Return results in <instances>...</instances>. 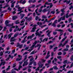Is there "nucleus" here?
I'll use <instances>...</instances> for the list:
<instances>
[{"instance_id": "31", "label": "nucleus", "mask_w": 73, "mask_h": 73, "mask_svg": "<svg viewBox=\"0 0 73 73\" xmlns=\"http://www.w3.org/2000/svg\"><path fill=\"white\" fill-rule=\"evenodd\" d=\"M15 8H18V9H20V7H19V5H18L15 6Z\"/></svg>"}, {"instance_id": "53", "label": "nucleus", "mask_w": 73, "mask_h": 73, "mask_svg": "<svg viewBox=\"0 0 73 73\" xmlns=\"http://www.w3.org/2000/svg\"><path fill=\"white\" fill-rule=\"evenodd\" d=\"M15 23L16 24H19V23H20V22H19V21L18 20L16 21Z\"/></svg>"}, {"instance_id": "58", "label": "nucleus", "mask_w": 73, "mask_h": 73, "mask_svg": "<svg viewBox=\"0 0 73 73\" xmlns=\"http://www.w3.org/2000/svg\"><path fill=\"white\" fill-rule=\"evenodd\" d=\"M33 60H34V58L33 57L31 58L30 59V61H33Z\"/></svg>"}, {"instance_id": "43", "label": "nucleus", "mask_w": 73, "mask_h": 73, "mask_svg": "<svg viewBox=\"0 0 73 73\" xmlns=\"http://www.w3.org/2000/svg\"><path fill=\"white\" fill-rule=\"evenodd\" d=\"M50 56V55H47V56L45 58L46 59H47V58H48V57H49Z\"/></svg>"}, {"instance_id": "54", "label": "nucleus", "mask_w": 73, "mask_h": 73, "mask_svg": "<svg viewBox=\"0 0 73 73\" xmlns=\"http://www.w3.org/2000/svg\"><path fill=\"white\" fill-rule=\"evenodd\" d=\"M10 67H11L10 66H9L8 68L6 69L7 70H9V69H10Z\"/></svg>"}, {"instance_id": "13", "label": "nucleus", "mask_w": 73, "mask_h": 73, "mask_svg": "<svg viewBox=\"0 0 73 73\" xmlns=\"http://www.w3.org/2000/svg\"><path fill=\"white\" fill-rule=\"evenodd\" d=\"M15 27V26H13V27H12V28H14L15 27L16 29L14 31V32H16L17 31V28H18V26H16Z\"/></svg>"}, {"instance_id": "7", "label": "nucleus", "mask_w": 73, "mask_h": 73, "mask_svg": "<svg viewBox=\"0 0 73 73\" xmlns=\"http://www.w3.org/2000/svg\"><path fill=\"white\" fill-rule=\"evenodd\" d=\"M34 48H35V45H32V46L30 47V49L28 50L27 51H29V52H31L33 49Z\"/></svg>"}, {"instance_id": "2", "label": "nucleus", "mask_w": 73, "mask_h": 73, "mask_svg": "<svg viewBox=\"0 0 73 73\" xmlns=\"http://www.w3.org/2000/svg\"><path fill=\"white\" fill-rule=\"evenodd\" d=\"M41 63H42L41 62H40V61L38 63V65H39V67L36 69L35 70H36V71L39 70L40 68H41L43 66H44V64H41Z\"/></svg>"}, {"instance_id": "37", "label": "nucleus", "mask_w": 73, "mask_h": 73, "mask_svg": "<svg viewBox=\"0 0 73 73\" xmlns=\"http://www.w3.org/2000/svg\"><path fill=\"white\" fill-rule=\"evenodd\" d=\"M49 5H50V8H51L52 7H53V5H52V3H49Z\"/></svg>"}, {"instance_id": "32", "label": "nucleus", "mask_w": 73, "mask_h": 73, "mask_svg": "<svg viewBox=\"0 0 73 73\" xmlns=\"http://www.w3.org/2000/svg\"><path fill=\"white\" fill-rule=\"evenodd\" d=\"M42 17L43 19H46V18H47V17H46V16L45 15H43Z\"/></svg>"}, {"instance_id": "5", "label": "nucleus", "mask_w": 73, "mask_h": 73, "mask_svg": "<svg viewBox=\"0 0 73 73\" xmlns=\"http://www.w3.org/2000/svg\"><path fill=\"white\" fill-rule=\"evenodd\" d=\"M25 19H23L22 21H21L20 24V25L21 26H22V25H23L24 24V22L25 21Z\"/></svg>"}, {"instance_id": "21", "label": "nucleus", "mask_w": 73, "mask_h": 73, "mask_svg": "<svg viewBox=\"0 0 73 73\" xmlns=\"http://www.w3.org/2000/svg\"><path fill=\"white\" fill-rule=\"evenodd\" d=\"M36 53V52H35V51L34 50L32 52L30 53V55H32V54H35V53Z\"/></svg>"}, {"instance_id": "45", "label": "nucleus", "mask_w": 73, "mask_h": 73, "mask_svg": "<svg viewBox=\"0 0 73 73\" xmlns=\"http://www.w3.org/2000/svg\"><path fill=\"white\" fill-rule=\"evenodd\" d=\"M5 62L1 63V64H0V66H1L2 65H4V64H5Z\"/></svg>"}, {"instance_id": "60", "label": "nucleus", "mask_w": 73, "mask_h": 73, "mask_svg": "<svg viewBox=\"0 0 73 73\" xmlns=\"http://www.w3.org/2000/svg\"><path fill=\"white\" fill-rule=\"evenodd\" d=\"M5 1H0V3H5Z\"/></svg>"}, {"instance_id": "49", "label": "nucleus", "mask_w": 73, "mask_h": 73, "mask_svg": "<svg viewBox=\"0 0 73 73\" xmlns=\"http://www.w3.org/2000/svg\"><path fill=\"white\" fill-rule=\"evenodd\" d=\"M68 31H69V32H72V30H70V29H68Z\"/></svg>"}, {"instance_id": "18", "label": "nucleus", "mask_w": 73, "mask_h": 73, "mask_svg": "<svg viewBox=\"0 0 73 73\" xmlns=\"http://www.w3.org/2000/svg\"><path fill=\"white\" fill-rule=\"evenodd\" d=\"M36 29V27H34L32 29L33 30L31 31V32H35V29Z\"/></svg>"}, {"instance_id": "61", "label": "nucleus", "mask_w": 73, "mask_h": 73, "mask_svg": "<svg viewBox=\"0 0 73 73\" xmlns=\"http://www.w3.org/2000/svg\"><path fill=\"white\" fill-rule=\"evenodd\" d=\"M70 2V0H69L68 1H67L66 3L67 4H69Z\"/></svg>"}, {"instance_id": "4", "label": "nucleus", "mask_w": 73, "mask_h": 73, "mask_svg": "<svg viewBox=\"0 0 73 73\" xmlns=\"http://www.w3.org/2000/svg\"><path fill=\"white\" fill-rule=\"evenodd\" d=\"M18 58L16 59V61H20L21 60V58H22V56L20 55H18Z\"/></svg>"}, {"instance_id": "12", "label": "nucleus", "mask_w": 73, "mask_h": 73, "mask_svg": "<svg viewBox=\"0 0 73 73\" xmlns=\"http://www.w3.org/2000/svg\"><path fill=\"white\" fill-rule=\"evenodd\" d=\"M23 1V0H21L19 1L20 3H21L22 4H24L25 3H26V1L24 0Z\"/></svg>"}, {"instance_id": "17", "label": "nucleus", "mask_w": 73, "mask_h": 73, "mask_svg": "<svg viewBox=\"0 0 73 73\" xmlns=\"http://www.w3.org/2000/svg\"><path fill=\"white\" fill-rule=\"evenodd\" d=\"M66 38H67V36H66L65 37V38H63V39L61 41V42H64V41H65V40H66Z\"/></svg>"}, {"instance_id": "63", "label": "nucleus", "mask_w": 73, "mask_h": 73, "mask_svg": "<svg viewBox=\"0 0 73 73\" xmlns=\"http://www.w3.org/2000/svg\"><path fill=\"white\" fill-rule=\"evenodd\" d=\"M29 46L27 47H26L25 48V50H28L29 49Z\"/></svg>"}, {"instance_id": "47", "label": "nucleus", "mask_w": 73, "mask_h": 73, "mask_svg": "<svg viewBox=\"0 0 73 73\" xmlns=\"http://www.w3.org/2000/svg\"><path fill=\"white\" fill-rule=\"evenodd\" d=\"M27 41V40H23L21 42L22 43H24V42H25Z\"/></svg>"}, {"instance_id": "56", "label": "nucleus", "mask_w": 73, "mask_h": 73, "mask_svg": "<svg viewBox=\"0 0 73 73\" xmlns=\"http://www.w3.org/2000/svg\"><path fill=\"white\" fill-rule=\"evenodd\" d=\"M70 59L71 61H73V55L71 56Z\"/></svg>"}, {"instance_id": "16", "label": "nucleus", "mask_w": 73, "mask_h": 73, "mask_svg": "<svg viewBox=\"0 0 73 73\" xmlns=\"http://www.w3.org/2000/svg\"><path fill=\"white\" fill-rule=\"evenodd\" d=\"M15 40L16 39L14 38V37H12L10 40V42H12L13 41H15Z\"/></svg>"}, {"instance_id": "59", "label": "nucleus", "mask_w": 73, "mask_h": 73, "mask_svg": "<svg viewBox=\"0 0 73 73\" xmlns=\"http://www.w3.org/2000/svg\"><path fill=\"white\" fill-rule=\"evenodd\" d=\"M57 48H58V47H55L54 49V51H56V50H57Z\"/></svg>"}, {"instance_id": "15", "label": "nucleus", "mask_w": 73, "mask_h": 73, "mask_svg": "<svg viewBox=\"0 0 73 73\" xmlns=\"http://www.w3.org/2000/svg\"><path fill=\"white\" fill-rule=\"evenodd\" d=\"M41 45H40V44H38L36 46H35V48H36V47H38V50H39L40 49V47H41Z\"/></svg>"}, {"instance_id": "44", "label": "nucleus", "mask_w": 73, "mask_h": 73, "mask_svg": "<svg viewBox=\"0 0 73 73\" xmlns=\"http://www.w3.org/2000/svg\"><path fill=\"white\" fill-rule=\"evenodd\" d=\"M33 61L32 62H31L30 63H29V65H31L32 64H33Z\"/></svg>"}, {"instance_id": "14", "label": "nucleus", "mask_w": 73, "mask_h": 73, "mask_svg": "<svg viewBox=\"0 0 73 73\" xmlns=\"http://www.w3.org/2000/svg\"><path fill=\"white\" fill-rule=\"evenodd\" d=\"M28 62H27L25 61L23 64V66H27L28 65Z\"/></svg>"}, {"instance_id": "48", "label": "nucleus", "mask_w": 73, "mask_h": 73, "mask_svg": "<svg viewBox=\"0 0 73 73\" xmlns=\"http://www.w3.org/2000/svg\"><path fill=\"white\" fill-rule=\"evenodd\" d=\"M47 10H46V9H44L42 11V12L43 13H44L45 12H47Z\"/></svg>"}, {"instance_id": "22", "label": "nucleus", "mask_w": 73, "mask_h": 73, "mask_svg": "<svg viewBox=\"0 0 73 73\" xmlns=\"http://www.w3.org/2000/svg\"><path fill=\"white\" fill-rule=\"evenodd\" d=\"M17 16H14L13 17V20H15L16 19H17Z\"/></svg>"}, {"instance_id": "51", "label": "nucleus", "mask_w": 73, "mask_h": 73, "mask_svg": "<svg viewBox=\"0 0 73 73\" xmlns=\"http://www.w3.org/2000/svg\"><path fill=\"white\" fill-rule=\"evenodd\" d=\"M27 55H25L24 57V60H25L27 58Z\"/></svg>"}, {"instance_id": "50", "label": "nucleus", "mask_w": 73, "mask_h": 73, "mask_svg": "<svg viewBox=\"0 0 73 73\" xmlns=\"http://www.w3.org/2000/svg\"><path fill=\"white\" fill-rule=\"evenodd\" d=\"M58 56H60V55L62 54V52H59V53H58Z\"/></svg>"}, {"instance_id": "42", "label": "nucleus", "mask_w": 73, "mask_h": 73, "mask_svg": "<svg viewBox=\"0 0 73 73\" xmlns=\"http://www.w3.org/2000/svg\"><path fill=\"white\" fill-rule=\"evenodd\" d=\"M5 53H8L9 54H10L11 53V52L8 51H6L5 52Z\"/></svg>"}, {"instance_id": "20", "label": "nucleus", "mask_w": 73, "mask_h": 73, "mask_svg": "<svg viewBox=\"0 0 73 73\" xmlns=\"http://www.w3.org/2000/svg\"><path fill=\"white\" fill-rule=\"evenodd\" d=\"M12 35H13V33H11L9 35H8V37L9 39L11 37V36H12Z\"/></svg>"}, {"instance_id": "25", "label": "nucleus", "mask_w": 73, "mask_h": 73, "mask_svg": "<svg viewBox=\"0 0 73 73\" xmlns=\"http://www.w3.org/2000/svg\"><path fill=\"white\" fill-rule=\"evenodd\" d=\"M65 17L64 16L63 17H61L60 19L62 20H65Z\"/></svg>"}, {"instance_id": "33", "label": "nucleus", "mask_w": 73, "mask_h": 73, "mask_svg": "<svg viewBox=\"0 0 73 73\" xmlns=\"http://www.w3.org/2000/svg\"><path fill=\"white\" fill-rule=\"evenodd\" d=\"M69 13H67V14H66V18H68V17H69V16H69V15H68V14Z\"/></svg>"}, {"instance_id": "57", "label": "nucleus", "mask_w": 73, "mask_h": 73, "mask_svg": "<svg viewBox=\"0 0 73 73\" xmlns=\"http://www.w3.org/2000/svg\"><path fill=\"white\" fill-rule=\"evenodd\" d=\"M50 13H52V14H54L55 13V11H52Z\"/></svg>"}, {"instance_id": "55", "label": "nucleus", "mask_w": 73, "mask_h": 73, "mask_svg": "<svg viewBox=\"0 0 73 73\" xmlns=\"http://www.w3.org/2000/svg\"><path fill=\"white\" fill-rule=\"evenodd\" d=\"M57 58L58 59H60V58H61L62 57L61 56H58L57 57Z\"/></svg>"}, {"instance_id": "62", "label": "nucleus", "mask_w": 73, "mask_h": 73, "mask_svg": "<svg viewBox=\"0 0 73 73\" xmlns=\"http://www.w3.org/2000/svg\"><path fill=\"white\" fill-rule=\"evenodd\" d=\"M47 35L48 36V37H50V33H48Z\"/></svg>"}, {"instance_id": "1", "label": "nucleus", "mask_w": 73, "mask_h": 73, "mask_svg": "<svg viewBox=\"0 0 73 73\" xmlns=\"http://www.w3.org/2000/svg\"><path fill=\"white\" fill-rule=\"evenodd\" d=\"M55 31H58V32H60V35L59 36V40H60L61 39V36L64 34V33H63V30H62L61 29H56L55 30Z\"/></svg>"}, {"instance_id": "6", "label": "nucleus", "mask_w": 73, "mask_h": 73, "mask_svg": "<svg viewBox=\"0 0 73 73\" xmlns=\"http://www.w3.org/2000/svg\"><path fill=\"white\" fill-rule=\"evenodd\" d=\"M9 23V21L8 20H7L5 22V24L6 25V26H9V27H11V25H8V23Z\"/></svg>"}, {"instance_id": "3", "label": "nucleus", "mask_w": 73, "mask_h": 73, "mask_svg": "<svg viewBox=\"0 0 73 73\" xmlns=\"http://www.w3.org/2000/svg\"><path fill=\"white\" fill-rule=\"evenodd\" d=\"M39 29H38V30H36V32L35 33V35L36 36H38L39 37H40L41 36V34H42V31H40V33L37 32L38 31H39Z\"/></svg>"}, {"instance_id": "11", "label": "nucleus", "mask_w": 73, "mask_h": 73, "mask_svg": "<svg viewBox=\"0 0 73 73\" xmlns=\"http://www.w3.org/2000/svg\"><path fill=\"white\" fill-rule=\"evenodd\" d=\"M13 70H17V71H18L19 70L16 69V68H15L14 69L12 70L11 72V73H16V72Z\"/></svg>"}, {"instance_id": "27", "label": "nucleus", "mask_w": 73, "mask_h": 73, "mask_svg": "<svg viewBox=\"0 0 73 73\" xmlns=\"http://www.w3.org/2000/svg\"><path fill=\"white\" fill-rule=\"evenodd\" d=\"M38 8H37L35 12L36 13V14H37V15H40V14H38V13L37 12V11H38Z\"/></svg>"}, {"instance_id": "40", "label": "nucleus", "mask_w": 73, "mask_h": 73, "mask_svg": "<svg viewBox=\"0 0 73 73\" xmlns=\"http://www.w3.org/2000/svg\"><path fill=\"white\" fill-rule=\"evenodd\" d=\"M54 69H55V70H57L58 69V68L56 66H54L53 67Z\"/></svg>"}, {"instance_id": "38", "label": "nucleus", "mask_w": 73, "mask_h": 73, "mask_svg": "<svg viewBox=\"0 0 73 73\" xmlns=\"http://www.w3.org/2000/svg\"><path fill=\"white\" fill-rule=\"evenodd\" d=\"M67 62H68V60H66L64 61L63 64H66Z\"/></svg>"}, {"instance_id": "10", "label": "nucleus", "mask_w": 73, "mask_h": 73, "mask_svg": "<svg viewBox=\"0 0 73 73\" xmlns=\"http://www.w3.org/2000/svg\"><path fill=\"white\" fill-rule=\"evenodd\" d=\"M25 8L24 7H22L21 8L20 7V9H18L17 10V11H19L20 12H21L18 13L17 14L19 15V14H20V13H21V12H23V11H21V10H22V9H23V8Z\"/></svg>"}, {"instance_id": "36", "label": "nucleus", "mask_w": 73, "mask_h": 73, "mask_svg": "<svg viewBox=\"0 0 73 73\" xmlns=\"http://www.w3.org/2000/svg\"><path fill=\"white\" fill-rule=\"evenodd\" d=\"M37 43V41H35L34 42V43H33V45H34V46H35V45H36Z\"/></svg>"}, {"instance_id": "8", "label": "nucleus", "mask_w": 73, "mask_h": 73, "mask_svg": "<svg viewBox=\"0 0 73 73\" xmlns=\"http://www.w3.org/2000/svg\"><path fill=\"white\" fill-rule=\"evenodd\" d=\"M17 47H19L20 48H23V45L22 44L21 45L20 44V43H17Z\"/></svg>"}, {"instance_id": "35", "label": "nucleus", "mask_w": 73, "mask_h": 73, "mask_svg": "<svg viewBox=\"0 0 73 73\" xmlns=\"http://www.w3.org/2000/svg\"><path fill=\"white\" fill-rule=\"evenodd\" d=\"M19 35V33L16 34L14 35V37H17V36H18Z\"/></svg>"}, {"instance_id": "52", "label": "nucleus", "mask_w": 73, "mask_h": 73, "mask_svg": "<svg viewBox=\"0 0 73 73\" xmlns=\"http://www.w3.org/2000/svg\"><path fill=\"white\" fill-rule=\"evenodd\" d=\"M7 30V27H4L3 31H5Z\"/></svg>"}, {"instance_id": "28", "label": "nucleus", "mask_w": 73, "mask_h": 73, "mask_svg": "<svg viewBox=\"0 0 73 73\" xmlns=\"http://www.w3.org/2000/svg\"><path fill=\"white\" fill-rule=\"evenodd\" d=\"M69 50V49L68 48H65L62 51V52H65V51H68Z\"/></svg>"}, {"instance_id": "9", "label": "nucleus", "mask_w": 73, "mask_h": 73, "mask_svg": "<svg viewBox=\"0 0 73 73\" xmlns=\"http://www.w3.org/2000/svg\"><path fill=\"white\" fill-rule=\"evenodd\" d=\"M34 36H35V34H33L31 36H29L27 38V40H28L29 38H32Z\"/></svg>"}, {"instance_id": "41", "label": "nucleus", "mask_w": 73, "mask_h": 73, "mask_svg": "<svg viewBox=\"0 0 73 73\" xmlns=\"http://www.w3.org/2000/svg\"><path fill=\"white\" fill-rule=\"evenodd\" d=\"M58 9H57L56 10V13L57 14H58V13H60V11H58Z\"/></svg>"}, {"instance_id": "29", "label": "nucleus", "mask_w": 73, "mask_h": 73, "mask_svg": "<svg viewBox=\"0 0 73 73\" xmlns=\"http://www.w3.org/2000/svg\"><path fill=\"white\" fill-rule=\"evenodd\" d=\"M9 58H13V56H11V55H9Z\"/></svg>"}, {"instance_id": "26", "label": "nucleus", "mask_w": 73, "mask_h": 73, "mask_svg": "<svg viewBox=\"0 0 73 73\" xmlns=\"http://www.w3.org/2000/svg\"><path fill=\"white\" fill-rule=\"evenodd\" d=\"M48 22V19H45V21H44L43 22V24H44L45 23V22Z\"/></svg>"}, {"instance_id": "23", "label": "nucleus", "mask_w": 73, "mask_h": 73, "mask_svg": "<svg viewBox=\"0 0 73 73\" xmlns=\"http://www.w3.org/2000/svg\"><path fill=\"white\" fill-rule=\"evenodd\" d=\"M42 22H40V23H39L38 22L37 23V24L38 25H39L40 27H41V25H42Z\"/></svg>"}, {"instance_id": "24", "label": "nucleus", "mask_w": 73, "mask_h": 73, "mask_svg": "<svg viewBox=\"0 0 73 73\" xmlns=\"http://www.w3.org/2000/svg\"><path fill=\"white\" fill-rule=\"evenodd\" d=\"M48 38H45L42 41V42H45V41H47L48 40Z\"/></svg>"}, {"instance_id": "34", "label": "nucleus", "mask_w": 73, "mask_h": 73, "mask_svg": "<svg viewBox=\"0 0 73 73\" xmlns=\"http://www.w3.org/2000/svg\"><path fill=\"white\" fill-rule=\"evenodd\" d=\"M32 19V17H30L29 18H28V19H27L26 20L27 21H28H28H30V20H31V19Z\"/></svg>"}, {"instance_id": "30", "label": "nucleus", "mask_w": 73, "mask_h": 73, "mask_svg": "<svg viewBox=\"0 0 73 73\" xmlns=\"http://www.w3.org/2000/svg\"><path fill=\"white\" fill-rule=\"evenodd\" d=\"M35 7V5H33L31 7H28V9H29V8H34Z\"/></svg>"}, {"instance_id": "19", "label": "nucleus", "mask_w": 73, "mask_h": 73, "mask_svg": "<svg viewBox=\"0 0 73 73\" xmlns=\"http://www.w3.org/2000/svg\"><path fill=\"white\" fill-rule=\"evenodd\" d=\"M68 40H66V41L64 43V44H63V46H65V45L66 44H67V43H68Z\"/></svg>"}, {"instance_id": "64", "label": "nucleus", "mask_w": 73, "mask_h": 73, "mask_svg": "<svg viewBox=\"0 0 73 73\" xmlns=\"http://www.w3.org/2000/svg\"><path fill=\"white\" fill-rule=\"evenodd\" d=\"M72 26L71 27V28L73 29V23H71L70 24Z\"/></svg>"}, {"instance_id": "39", "label": "nucleus", "mask_w": 73, "mask_h": 73, "mask_svg": "<svg viewBox=\"0 0 73 73\" xmlns=\"http://www.w3.org/2000/svg\"><path fill=\"white\" fill-rule=\"evenodd\" d=\"M65 9H62L61 10V11L62 12H65Z\"/></svg>"}, {"instance_id": "46", "label": "nucleus", "mask_w": 73, "mask_h": 73, "mask_svg": "<svg viewBox=\"0 0 73 73\" xmlns=\"http://www.w3.org/2000/svg\"><path fill=\"white\" fill-rule=\"evenodd\" d=\"M61 46H62V47H64V46H63V44H60L59 45L58 47L60 48V47H61Z\"/></svg>"}]
</instances>
